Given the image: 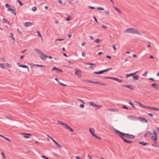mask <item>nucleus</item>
<instances>
[{
    "label": "nucleus",
    "instance_id": "obj_1",
    "mask_svg": "<svg viewBox=\"0 0 159 159\" xmlns=\"http://www.w3.org/2000/svg\"><path fill=\"white\" fill-rule=\"evenodd\" d=\"M153 133H151L149 131H147L144 135V137H146L147 136L150 137L153 141H155V144L157 143V132L155 130H153Z\"/></svg>",
    "mask_w": 159,
    "mask_h": 159
},
{
    "label": "nucleus",
    "instance_id": "obj_2",
    "mask_svg": "<svg viewBox=\"0 0 159 159\" xmlns=\"http://www.w3.org/2000/svg\"><path fill=\"white\" fill-rule=\"evenodd\" d=\"M124 32L127 34H135L140 36L142 35V34L138 29L134 28L128 29L124 31Z\"/></svg>",
    "mask_w": 159,
    "mask_h": 159
},
{
    "label": "nucleus",
    "instance_id": "obj_3",
    "mask_svg": "<svg viewBox=\"0 0 159 159\" xmlns=\"http://www.w3.org/2000/svg\"><path fill=\"white\" fill-rule=\"evenodd\" d=\"M57 122L58 124H61L65 128L69 130V131L71 132L73 131V130L67 124L60 121H57Z\"/></svg>",
    "mask_w": 159,
    "mask_h": 159
},
{
    "label": "nucleus",
    "instance_id": "obj_4",
    "mask_svg": "<svg viewBox=\"0 0 159 159\" xmlns=\"http://www.w3.org/2000/svg\"><path fill=\"white\" fill-rule=\"evenodd\" d=\"M12 66V65L11 63H0V67L2 69H5L6 68H11Z\"/></svg>",
    "mask_w": 159,
    "mask_h": 159
},
{
    "label": "nucleus",
    "instance_id": "obj_5",
    "mask_svg": "<svg viewBox=\"0 0 159 159\" xmlns=\"http://www.w3.org/2000/svg\"><path fill=\"white\" fill-rule=\"evenodd\" d=\"M138 103L139 104L140 106L143 107H144V108H145L146 109H149L152 110H154L156 111H158L159 109L158 108H156L155 107H152L148 106H145L143 104H142V103H140L139 102H138Z\"/></svg>",
    "mask_w": 159,
    "mask_h": 159
},
{
    "label": "nucleus",
    "instance_id": "obj_6",
    "mask_svg": "<svg viewBox=\"0 0 159 159\" xmlns=\"http://www.w3.org/2000/svg\"><path fill=\"white\" fill-rule=\"evenodd\" d=\"M90 133L91 134L92 136L96 139H101V138L95 134V129L93 128H90L89 129Z\"/></svg>",
    "mask_w": 159,
    "mask_h": 159
},
{
    "label": "nucleus",
    "instance_id": "obj_7",
    "mask_svg": "<svg viewBox=\"0 0 159 159\" xmlns=\"http://www.w3.org/2000/svg\"><path fill=\"white\" fill-rule=\"evenodd\" d=\"M20 134L23 135V138L25 139H28L30 138V136H32L30 133H20Z\"/></svg>",
    "mask_w": 159,
    "mask_h": 159
},
{
    "label": "nucleus",
    "instance_id": "obj_8",
    "mask_svg": "<svg viewBox=\"0 0 159 159\" xmlns=\"http://www.w3.org/2000/svg\"><path fill=\"white\" fill-rule=\"evenodd\" d=\"M128 120L130 121H136L138 120V117L132 115H129L127 116Z\"/></svg>",
    "mask_w": 159,
    "mask_h": 159
},
{
    "label": "nucleus",
    "instance_id": "obj_9",
    "mask_svg": "<svg viewBox=\"0 0 159 159\" xmlns=\"http://www.w3.org/2000/svg\"><path fill=\"white\" fill-rule=\"evenodd\" d=\"M75 74L79 78L81 77L82 75L81 70L79 69H75Z\"/></svg>",
    "mask_w": 159,
    "mask_h": 159
},
{
    "label": "nucleus",
    "instance_id": "obj_10",
    "mask_svg": "<svg viewBox=\"0 0 159 159\" xmlns=\"http://www.w3.org/2000/svg\"><path fill=\"white\" fill-rule=\"evenodd\" d=\"M89 104L90 106L93 107H96V108H97L98 109H99L101 107H102V105H97L96 104L93 102H90L89 103Z\"/></svg>",
    "mask_w": 159,
    "mask_h": 159
},
{
    "label": "nucleus",
    "instance_id": "obj_11",
    "mask_svg": "<svg viewBox=\"0 0 159 159\" xmlns=\"http://www.w3.org/2000/svg\"><path fill=\"white\" fill-rule=\"evenodd\" d=\"M112 68H109V69H107L105 70H103L102 71H100L98 72L95 71V72H93V73H94V74H101L104 73L105 72H107V71H108V70H112Z\"/></svg>",
    "mask_w": 159,
    "mask_h": 159
},
{
    "label": "nucleus",
    "instance_id": "obj_12",
    "mask_svg": "<svg viewBox=\"0 0 159 159\" xmlns=\"http://www.w3.org/2000/svg\"><path fill=\"white\" fill-rule=\"evenodd\" d=\"M39 56L41 59L42 60H44L48 57L47 55H45L43 52Z\"/></svg>",
    "mask_w": 159,
    "mask_h": 159
},
{
    "label": "nucleus",
    "instance_id": "obj_13",
    "mask_svg": "<svg viewBox=\"0 0 159 159\" xmlns=\"http://www.w3.org/2000/svg\"><path fill=\"white\" fill-rule=\"evenodd\" d=\"M138 120L140 122H142L143 123H147L148 122L147 120L143 117H138Z\"/></svg>",
    "mask_w": 159,
    "mask_h": 159
},
{
    "label": "nucleus",
    "instance_id": "obj_14",
    "mask_svg": "<svg viewBox=\"0 0 159 159\" xmlns=\"http://www.w3.org/2000/svg\"><path fill=\"white\" fill-rule=\"evenodd\" d=\"M16 64L19 67L23 68H27V71L28 72L29 71H30L29 68L28 66L20 65L19 63H17Z\"/></svg>",
    "mask_w": 159,
    "mask_h": 159
},
{
    "label": "nucleus",
    "instance_id": "obj_15",
    "mask_svg": "<svg viewBox=\"0 0 159 159\" xmlns=\"http://www.w3.org/2000/svg\"><path fill=\"white\" fill-rule=\"evenodd\" d=\"M55 144L56 146L58 148H62V146L59 144L55 140L53 141Z\"/></svg>",
    "mask_w": 159,
    "mask_h": 159
},
{
    "label": "nucleus",
    "instance_id": "obj_16",
    "mask_svg": "<svg viewBox=\"0 0 159 159\" xmlns=\"http://www.w3.org/2000/svg\"><path fill=\"white\" fill-rule=\"evenodd\" d=\"M76 100H78V101L81 102H82L83 103V104H80V107L81 108H84V104L85 103L81 99H76Z\"/></svg>",
    "mask_w": 159,
    "mask_h": 159
},
{
    "label": "nucleus",
    "instance_id": "obj_17",
    "mask_svg": "<svg viewBox=\"0 0 159 159\" xmlns=\"http://www.w3.org/2000/svg\"><path fill=\"white\" fill-rule=\"evenodd\" d=\"M32 23L30 22H26L24 24V26L26 27H28L29 26H31L32 25Z\"/></svg>",
    "mask_w": 159,
    "mask_h": 159
},
{
    "label": "nucleus",
    "instance_id": "obj_18",
    "mask_svg": "<svg viewBox=\"0 0 159 159\" xmlns=\"http://www.w3.org/2000/svg\"><path fill=\"white\" fill-rule=\"evenodd\" d=\"M35 51L36 53L39 56L43 53L40 50L37 48H35Z\"/></svg>",
    "mask_w": 159,
    "mask_h": 159
},
{
    "label": "nucleus",
    "instance_id": "obj_19",
    "mask_svg": "<svg viewBox=\"0 0 159 159\" xmlns=\"http://www.w3.org/2000/svg\"><path fill=\"white\" fill-rule=\"evenodd\" d=\"M112 80L116 81L119 83H121L123 82L122 80L121 79L118 78L112 77Z\"/></svg>",
    "mask_w": 159,
    "mask_h": 159
},
{
    "label": "nucleus",
    "instance_id": "obj_20",
    "mask_svg": "<svg viewBox=\"0 0 159 159\" xmlns=\"http://www.w3.org/2000/svg\"><path fill=\"white\" fill-rule=\"evenodd\" d=\"M138 72V71H137L136 72H135L134 73H132L130 74H126L125 75L126 77L127 78H128L130 76L134 75H135Z\"/></svg>",
    "mask_w": 159,
    "mask_h": 159
},
{
    "label": "nucleus",
    "instance_id": "obj_21",
    "mask_svg": "<svg viewBox=\"0 0 159 159\" xmlns=\"http://www.w3.org/2000/svg\"><path fill=\"white\" fill-rule=\"evenodd\" d=\"M7 11H10L13 14H14V15H16V13L15 11L13 9L11 8L10 7H8L7 9Z\"/></svg>",
    "mask_w": 159,
    "mask_h": 159
},
{
    "label": "nucleus",
    "instance_id": "obj_22",
    "mask_svg": "<svg viewBox=\"0 0 159 159\" xmlns=\"http://www.w3.org/2000/svg\"><path fill=\"white\" fill-rule=\"evenodd\" d=\"M113 7L119 13L121 14V11L119 8L116 7Z\"/></svg>",
    "mask_w": 159,
    "mask_h": 159
},
{
    "label": "nucleus",
    "instance_id": "obj_23",
    "mask_svg": "<svg viewBox=\"0 0 159 159\" xmlns=\"http://www.w3.org/2000/svg\"><path fill=\"white\" fill-rule=\"evenodd\" d=\"M123 86L131 90H133L134 89L133 88V87H131V85H123Z\"/></svg>",
    "mask_w": 159,
    "mask_h": 159
},
{
    "label": "nucleus",
    "instance_id": "obj_24",
    "mask_svg": "<svg viewBox=\"0 0 159 159\" xmlns=\"http://www.w3.org/2000/svg\"><path fill=\"white\" fill-rule=\"evenodd\" d=\"M152 86L155 89H158V84L156 83H153L152 84Z\"/></svg>",
    "mask_w": 159,
    "mask_h": 159
},
{
    "label": "nucleus",
    "instance_id": "obj_25",
    "mask_svg": "<svg viewBox=\"0 0 159 159\" xmlns=\"http://www.w3.org/2000/svg\"><path fill=\"white\" fill-rule=\"evenodd\" d=\"M126 137L130 139H133L134 138V136L132 135H130L128 134H126Z\"/></svg>",
    "mask_w": 159,
    "mask_h": 159
},
{
    "label": "nucleus",
    "instance_id": "obj_26",
    "mask_svg": "<svg viewBox=\"0 0 159 159\" xmlns=\"http://www.w3.org/2000/svg\"><path fill=\"white\" fill-rule=\"evenodd\" d=\"M126 134H124L121 132L120 133L119 136L123 139V138H124L123 137H126Z\"/></svg>",
    "mask_w": 159,
    "mask_h": 159
},
{
    "label": "nucleus",
    "instance_id": "obj_27",
    "mask_svg": "<svg viewBox=\"0 0 159 159\" xmlns=\"http://www.w3.org/2000/svg\"><path fill=\"white\" fill-rule=\"evenodd\" d=\"M86 65H91V66L90 67V68H93V66H95V64L93 63H85V64Z\"/></svg>",
    "mask_w": 159,
    "mask_h": 159
},
{
    "label": "nucleus",
    "instance_id": "obj_28",
    "mask_svg": "<svg viewBox=\"0 0 159 159\" xmlns=\"http://www.w3.org/2000/svg\"><path fill=\"white\" fill-rule=\"evenodd\" d=\"M104 13L107 16H109L110 15L109 11L108 10L105 11L104 12Z\"/></svg>",
    "mask_w": 159,
    "mask_h": 159
},
{
    "label": "nucleus",
    "instance_id": "obj_29",
    "mask_svg": "<svg viewBox=\"0 0 159 159\" xmlns=\"http://www.w3.org/2000/svg\"><path fill=\"white\" fill-rule=\"evenodd\" d=\"M71 16H69L68 17H66L65 18V20L66 21H69L71 20Z\"/></svg>",
    "mask_w": 159,
    "mask_h": 159
},
{
    "label": "nucleus",
    "instance_id": "obj_30",
    "mask_svg": "<svg viewBox=\"0 0 159 159\" xmlns=\"http://www.w3.org/2000/svg\"><path fill=\"white\" fill-rule=\"evenodd\" d=\"M133 78L134 80H138L139 79V77L137 75H134L133 76Z\"/></svg>",
    "mask_w": 159,
    "mask_h": 159
},
{
    "label": "nucleus",
    "instance_id": "obj_31",
    "mask_svg": "<svg viewBox=\"0 0 159 159\" xmlns=\"http://www.w3.org/2000/svg\"><path fill=\"white\" fill-rule=\"evenodd\" d=\"M140 144H142L143 146H145L148 144V143H145L144 142H139Z\"/></svg>",
    "mask_w": 159,
    "mask_h": 159
},
{
    "label": "nucleus",
    "instance_id": "obj_32",
    "mask_svg": "<svg viewBox=\"0 0 159 159\" xmlns=\"http://www.w3.org/2000/svg\"><path fill=\"white\" fill-rule=\"evenodd\" d=\"M34 66H37L39 67H45V66L42 65H38V64H34Z\"/></svg>",
    "mask_w": 159,
    "mask_h": 159
},
{
    "label": "nucleus",
    "instance_id": "obj_33",
    "mask_svg": "<svg viewBox=\"0 0 159 159\" xmlns=\"http://www.w3.org/2000/svg\"><path fill=\"white\" fill-rule=\"evenodd\" d=\"M11 36H10V37H11L12 38L13 40V41L14 43L15 41V38L13 36V34L12 33H11Z\"/></svg>",
    "mask_w": 159,
    "mask_h": 159
},
{
    "label": "nucleus",
    "instance_id": "obj_34",
    "mask_svg": "<svg viewBox=\"0 0 159 159\" xmlns=\"http://www.w3.org/2000/svg\"><path fill=\"white\" fill-rule=\"evenodd\" d=\"M123 139L124 140L125 142L127 143H132V141H128L126 140L125 138H123Z\"/></svg>",
    "mask_w": 159,
    "mask_h": 159
},
{
    "label": "nucleus",
    "instance_id": "obj_35",
    "mask_svg": "<svg viewBox=\"0 0 159 159\" xmlns=\"http://www.w3.org/2000/svg\"><path fill=\"white\" fill-rule=\"evenodd\" d=\"M98 10H104V9L101 7H97L96 8Z\"/></svg>",
    "mask_w": 159,
    "mask_h": 159
},
{
    "label": "nucleus",
    "instance_id": "obj_36",
    "mask_svg": "<svg viewBox=\"0 0 159 159\" xmlns=\"http://www.w3.org/2000/svg\"><path fill=\"white\" fill-rule=\"evenodd\" d=\"M1 137H2L3 138H4V139H6V140H7L8 141H10V142L11 141L8 138H7L4 137L3 135H1Z\"/></svg>",
    "mask_w": 159,
    "mask_h": 159
},
{
    "label": "nucleus",
    "instance_id": "obj_37",
    "mask_svg": "<svg viewBox=\"0 0 159 159\" xmlns=\"http://www.w3.org/2000/svg\"><path fill=\"white\" fill-rule=\"evenodd\" d=\"M101 41V39H96L95 41H94V42L96 43H99L100 41Z\"/></svg>",
    "mask_w": 159,
    "mask_h": 159
},
{
    "label": "nucleus",
    "instance_id": "obj_38",
    "mask_svg": "<svg viewBox=\"0 0 159 159\" xmlns=\"http://www.w3.org/2000/svg\"><path fill=\"white\" fill-rule=\"evenodd\" d=\"M148 74V72L146 71L143 74V75L145 77H147Z\"/></svg>",
    "mask_w": 159,
    "mask_h": 159
},
{
    "label": "nucleus",
    "instance_id": "obj_39",
    "mask_svg": "<svg viewBox=\"0 0 159 159\" xmlns=\"http://www.w3.org/2000/svg\"><path fill=\"white\" fill-rule=\"evenodd\" d=\"M1 155L2 156V157H3V158H6V157L5 154L4 152H1Z\"/></svg>",
    "mask_w": 159,
    "mask_h": 159
},
{
    "label": "nucleus",
    "instance_id": "obj_40",
    "mask_svg": "<svg viewBox=\"0 0 159 159\" xmlns=\"http://www.w3.org/2000/svg\"><path fill=\"white\" fill-rule=\"evenodd\" d=\"M36 10L37 8L36 7H33L32 8V10L34 11H35Z\"/></svg>",
    "mask_w": 159,
    "mask_h": 159
},
{
    "label": "nucleus",
    "instance_id": "obj_41",
    "mask_svg": "<svg viewBox=\"0 0 159 159\" xmlns=\"http://www.w3.org/2000/svg\"><path fill=\"white\" fill-rule=\"evenodd\" d=\"M3 22L5 23H9V22L6 19H3Z\"/></svg>",
    "mask_w": 159,
    "mask_h": 159
},
{
    "label": "nucleus",
    "instance_id": "obj_42",
    "mask_svg": "<svg viewBox=\"0 0 159 159\" xmlns=\"http://www.w3.org/2000/svg\"><path fill=\"white\" fill-rule=\"evenodd\" d=\"M37 33L38 34V35L42 39V37L40 33V32L39 31H38L37 32Z\"/></svg>",
    "mask_w": 159,
    "mask_h": 159
},
{
    "label": "nucleus",
    "instance_id": "obj_43",
    "mask_svg": "<svg viewBox=\"0 0 159 159\" xmlns=\"http://www.w3.org/2000/svg\"><path fill=\"white\" fill-rule=\"evenodd\" d=\"M17 2L19 3L20 6H22L24 4L23 3H22L20 1L18 0H17Z\"/></svg>",
    "mask_w": 159,
    "mask_h": 159
},
{
    "label": "nucleus",
    "instance_id": "obj_44",
    "mask_svg": "<svg viewBox=\"0 0 159 159\" xmlns=\"http://www.w3.org/2000/svg\"><path fill=\"white\" fill-rule=\"evenodd\" d=\"M41 157L45 159H49L48 157L44 156V155L41 156Z\"/></svg>",
    "mask_w": 159,
    "mask_h": 159
},
{
    "label": "nucleus",
    "instance_id": "obj_45",
    "mask_svg": "<svg viewBox=\"0 0 159 159\" xmlns=\"http://www.w3.org/2000/svg\"><path fill=\"white\" fill-rule=\"evenodd\" d=\"M57 69H58L56 67H54L52 68V71H53L54 70H56L57 71Z\"/></svg>",
    "mask_w": 159,
    "mask_h": 159
},
{
    "label": "nucleus",
    "instance_id": "obj_46",
    "mask_svg": "<svg viewBox=\"0 0 159 159\" xmlns=\"http://www.w3.org/2000/svg\"><path fill=\"white\" fill-rule=\"evenodd\" d=\"M93 83H95V84H100L102 85H105V84H101V83H100L99 82H93Z\"/></svg>",
    "mask_w": 159,
    "mask_h": 159
},
{
    "label": "nucleus",
    "instance_id": "obj_47",
    "mask_svg": "<svg viewBox=\"0 0 159 159\" xmlns=\"http://www.w3.org/2000/svg\"><path fill=\"white\" fill-rule=\"evenodd\" d=\"M115 132L116 133V134H119V135L120 134V133H121V132L119 131H118L117 130H115Z\"/></svg>",
    "mask_w": 159,
    "mask_h": 159
},
{
    "label": "nucleus",
    "instance_id": "obj_48",
    "mask_svg": "<svg viewBox=\"0 0 159 159\" xmlns=\"http://www.w3.org/2000/svg\"><path fill=\"white\" fill-rule=\"evenodd\" d=\"M47 136L50 139H51L53 141L54 140L51 137L49 136V135H47Z\"/></svg>",
    "mask_w": 159,
    "mask_h": 159
},
{
    "label": "nucleus",
    "instance_id": "obj_49",
    "mask_svg": "<svg viewBox=\"0 0 159 159\" xmlns=\"http://www.w3.org/2000/svg\"><path fill=\"white\" fill-rule=\"evenodd\" d=\"M47 136L50 139H51L53 141L54 140L51 137L49 136V135H47Z\"/></svg>",
    "mask_w": 159,
    "mask_h": 159
},
{
    "label": "nucleus",
    "instance_id": "obj_50",
    "mask_svg": "<svg viewBox=\"0 0 159 159\" xmlns=\"http://www.w3.org/2000/svg\"><path fill=\"white\" fill-rule=\"evenodd\" d=\"M104 79H112V77H108V76H106L104 77Z\"/></svg>",
    "mask_w": 159,
    "mask_h": 159
},
{
    "label": "nucleus",
    "instance_id": "obj_51",
    "mask_svg": "<svg viewBox=\"0 0 159 159\" xmlns=\"http://www.w3.org/2000/svg\"><path fill=\"white\" fill-rule=\"evenodd\" d=\"M102 27L105 29H107V26L102 25Z\"/></svg>",
    "mask_w": 159,
    "mask_h": 159
},
{
    "label": "nucleus",
    "instance_id": "obj_52",
    "mask_svg": "<svg viewBox=\"0 0 159 159\" xmlns=\"http://www.w3.org/2000/svg\"><path fill=\"white\" fill-rule=\"evenodd\" d=\"M109 110L114 111H117V110L116 109H109Z\"/></svg>",
    "mask_w": 159,
    "mask_h": 159
},
{
    "label": "nucleus",
    "instance_id": "obj_53",
    "mask_svg": "<svg viewBox=\"0 0 159 159\" xmlns=\"http://www.w3.org/2000/svg\"><path fill=\"white\" fill-rule=\"evenodd\" d=\"M63 40H64L63 39H55V41H61Z\"/></svg>",
    "mask_w": 159,
    "mask_h": 159
},
{
    "label": "nucleus",
    "instance_id": "obj_54",
    "mask_svg": "<svg viewBox=\"0 0 159 159\" xmlns=\"http://www.w3.org/2000/svg\"><path fill=\"white\" fill-rule=\"evenodd\" d=\"M93 18L94 19L95 21L96 22H97L98 23V21L97 19V18L95 16L93 17Z\"/></svg>",
    "mask_w": 159,
    "mask_h": 159
},
{
    "label": "nucleus",
    "instance_id": "obj_55",
    "mask_svg": "<svg viewBox=\"0 0 159 159\" xmlns=\"http://www.w3.org/2000/svg\"><path fill=\"white\" fill-rule=\"evenodd\" d=\"M148 115L151 116V117H152L153 116V115L152 113H148Z\"/></svg>",
    "mask_w": 159,
    "mask_h": 159
},
{
    "label": "nucleus",
    "instance_id": "obj_56",
    "mask_svg": "<svg viewBox=\"0 0 159 159\" xmlns=\"http://www.w3.org/2000/svg\"><path fill=\"white\" fill-rule=\"evenodd\" d=\"M57 71L59 72H62V70L61 69H58L57 70Z\"/></svg>",
    "mask_w": 159,
    "mask_h": 159
},
{
    "label": "nucleus",
    "instance_id": "obj_57",
    "mask_svg": "<svg viewBox=\"0 0 159 159\" xmlns=\"http://www.w3.org/2000/svg\"><path fill=\"white\" fill-rule=\"evenodd\" d=\"M58 2L60 4H62V1L61 0H59Z\"/></svg>",
    "mask_w": 159,
    "mask_h": 159
},
{
    "label": "nucleus",
    "instance_id": "obj_58",
    "mask_svg": "<svg viewBox=\"0 0 159 159\" xmlns=\"http://www.w3.org/2000/svg\"><path fill=\"white\" fill-rule=\"evenodd\" d=\"M85 42H83L81 43V45L83 46H85Z\"/></svg>",
    "mask_w": 159,
    "mask_h": 159
},
{
    "label": "nucleus",
    "instance_id": "obj_59",
    "mask_svg": "<svg viewBox=\"0 0 159 159\" xmlns=\"http://www.w3.org/2000/svg\"><path fill=\"white\" fill-rule=\"evenodd\" d=\"M82 55L83 57H85L86 56L84 52L82 53Z\"/></svg>",
    "mask_w": 159,
    "mask_h": 159
},
{
    "label": "nucleus",
    "instance_id": "obj_60",
    "mask_svg": "<svg viewBox=\"0 0 159 159\" xmlns=\"http://www.w3.org/2000/svg\"><path fill=\"white\" fill-rule=\"evenodd\" d=\"M59 83L61 85H62L65 86H66V84H64L61 83H60V82H59Z\"/></svg>",
    "mask_w": 159,
    "mask_h": 159
},
{
    "label": "nucleus",
    "instance_id": "obj_61",
    "mask_svg": "<svg viewBox=\"0 0 159 159\" xmlns=\"http://www.w3.org/2000/svg\"><path fill=\"white\" fill-rule=\"evenodd\" d=\"M106 57H107V58H109L110 59H111V56H108V55L107 56H106Z\"/></svg>",
    "mask_w": 159,
    "mask_h": 159
},
{
    "label": "nucleus",
    "instance_id": "obj_62",
    "mask_svg": "<svg viewBox=\"0 0 159 159\" xmlns=\"http://www.w3.org/2000/svg\"><path fill=\"white\" fill-rule=\"evenodd\" d=\"M76 159H81L80 157L79 156H76Z\"/></svg>",
    "mask_w": 159,
    "mask_h": 159
},
{
    "label": "nucleus",
    "instance_id": "obj_63",
    "mask_svg": "<svg viewBox=\"0 0 159 159\" xmlns=\"http://www.w3.org/2000/svg\"><path fill=\"white\" fill-rule=\"evenodd\" d=\"M133 56L134 58H136L137 57V55L135 54H134L133 55Z\"/></svg>",
    "mask_w": 159,
    "mask_h": 159
},
{
    "label": "nucleus",
    "instance_id": "obj_64",
    "mask_svg": "<svg viewBox=\"0 0 159 159\" xmlns=\"http://www.w3.org/2000/svg\"><path fill=\"white\" fill-rule=\"evenodd\" d=\"M90 38L92 40H93L94 39L93 37L92 36H90Z\"/></svg>",
    "mask_w": 159,
    "mask_h": 159
}]
</instances>
